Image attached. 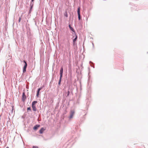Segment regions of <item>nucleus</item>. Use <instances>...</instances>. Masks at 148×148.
Wrapping results in <instances>:
<instances>
[{"instance_id": "obj_1", "label": "nucleus", "mask_w": 148, "mask_h": 148, "mask_svg": "<svg viewBox=\"0 0 148 148\" xmlns=\"http://www.w3.org/2000/svg\"><path fill=\"white\" fill-rule=\"evenodd\" d=\"M63 73V68L62 67L61 68L60 70V78L59 80V82L58 83V84L59 85H60V83H61V81L62 78V76Z\"/></svg>"}, {"instance_id": "obj_2", "label": "nucleus", "mask_w": 148, "mask_h": 148, "mask_svg": "<svg viewBox=\"0 0 148 148\" xmlns=\"http://www.w3.org/2000/svg\"><path fill=\"white\" fill-rule=\"evenodd\" d=\"M77 12L78 16V19L79 20H80L81 19V16L80 14V8L79 7L78 8Z\"/></svg>"}, {"instance_id": "obj_3", "label": "nucleus", "mask_w": 148, "mask_h": 148, "mask_svg": "<svg viewBox=\"0 0 148 148\" xmlns=\"http://www.w3.org/2000/svg\"><path fill=\"white\" fill-rule=\"evenodd\" d=\"M70 43L69 42H68L66 45L65 49L66 50L68 49L69 50L70 49Z\"/></svg>"}, {"instance_id": "obj_4", "label": "nucleus", "mask_w": 148, "mask_h": 148, "mask_svg": "<svg viewBox=\"0 0 148 148\" xmlns=\"http://www.w3.org/2000/svg\"><path fill=\"white\" fill-rule=\"evenodd\" d=\"M75 114V111L73 110H71V111L70 113V116L69 117V118L70 119H72L73 118V116Z\"/></svg>"}, {"instance_id": "obj_5", "label": "nucleus", "mask_w": 148, "mask_h": 148, "mask_svg": "<svg viewBox=\"0 0 148 148\" xmlns=\"http://www.w3.org/2000/svg\"><path fill=\"white\" fill-rule=\"evenodd\" d=\"M26 96L25 95V92H23V93L22 94V101H25V99H26Z\"/></svg>"}, {"instance_id": "obj_6", "label": "nucleus", "mask_w": 148, "mask_h": 148, "mask_svg": "<svg viewBox=\"0 0 148 148\" xmlns=\"http://www.w3.org/2000/svg\"><path fill=\"white\" fill-rule=\"evenodd\" d=\"M73 35H75V38L73 39V45H75V42L76 41L77 38V36L76 35V34L75 33V34H73Z\"/></svg>"}, {"instance_id": "obj_7", "label": "nucleus", "mask_w": 148, "mask_h": 148, "mask_svg": "<svg viewBox=\"0 0 148 148\" xmlns=\"http://www.w3.org/2000/svg\"><path fill=\"white\" fill-rule=\"evenodd\" d=\"M69 27L70 28V29L72 31H73V34H75V32L74 30V29H73V28L71 26V25L70 24H69Z\"/></svg>"}, {"instance_id": "obj_8", "label": "nucleus", "mask_w": 148, "mask_h": 148, "mask_svg": "<svg viewBox=\"0 0 148 148\" xmlns=\"http://www.w3.org/2000/svg\"><path fill=\"white\" fill-rule=\"evenodd\" d=\"M42 87H41L40 88H39L37 90V93L36 94V96L37 97H38L39 95V93L40 91L42 89Z\"/></svg>"}, {"instance_id": "obj_9", "label": "nucleus", "mask_w": 148, "mask_h": 148, "mask_svg": "<svg viewBox=\"0 0 148 148\" xmlns=\"http://www.w3.org/2000/svg\"><path fill=\"white\" fill-rule=\"evenodd\" d=\"M40 126V125H35L33 128V129L34 130H37L38 128Z\"/></svg>"}, {"instance_id": "obj_10", "label": "nucleus", "mask_w": 148, "mask_h": 148, "mask_svg": "<svg viewBox=\"0 0 148 148\" xmlns=\"http://www.w3.org/2000/svg\"><path fill=\"white\" fill-rule=\"evenodd\" d=\"M45 130V129L43 127H42L39 131L40 134H42L43 133V131Z\"/></svg>"}, {"instance_id": "obj_11", "label": "nucleus", "mask_w": 148, "mask_h": 148, "mask_svg": "<svg viewBox=\"0 0 148 148\" xmlns=\"http://www.w3.org/2000/svg\"><path fill=\"white\" fill-rule=\"evenodd\" d=\"M32 107L34 111H36V108L35 105H32Z\"/></svg>"}, {"instance_id": "obj_12", "label": "nucleus", "mask_w": 148, "mask_h": 148, "mask_svg": "<svg viewBox=\"0 0 148 148\" xmlns=\"http://www.w3.org/2000/svg\"><path fill=\"white\" fill-rule=\"evenodd\" d=\"M23 62L25 63V65L23 67L24 68H27V62L25 60H23Z\"/></svg>"}, {"instance_id": "obj_13", "label": "nucleus", "mask_w": 148, "mask_h": 148, "mask_svg": "<svg viewBox=\"0 0 148 148\" xmlns=\"http://www.w3.org/2000/svg\"><path fill=\"white\" fill-rule=\"evenodd\" d=\"M37 101H34L32 103V105H35L37 103Z\"/></svg>"}, {"instance_id": "obj_14", "label": "nucleus", "mask_w": 148, "mask_h": 148, "mask_svg": "<svg viewBox=\"0 0 148 148\" xmlns=\"http://www.w3.org/2000/svg\"><path fill=\"white\" fill-rule=\"evenodd\" d=\"M64 16H65L66 17H67L68 16V14H67V12H65L64 13Z\"/></svg>"}, {"instance_id": "obj_15", "label": "nucleus", "mask_w": 148, "mask_h": 148, "mask_svg": "<svg viewBox=\"0 0 148 148\" xmlns=\"http://www.w3.org/2000/svg\"><path fill=\"white\" fill-rule=\"evenodd\" d=\"M26 68L23 67V72L25 73L26 72Z\"/></svg>"}, {"instance_id": "obj_16", "label": "nucleus", "mask_w": 148, "mask_h": 148, "mask_svg": "<svg viewBox=\"0 0 148 148\" xmlns=\"http://www.w3.org/2000/svg\"><path fill=\"white\" fill-rule=\"evenodd\" d=\"M27 110L31 111V108L30 107L27 108Z\"/></svg>"}, {"instance_id": "obj_17", "label": "nucleus", "mask_w": 148, "mask_h": 148, "mask_svg": "<svg viewBox=\"0 0 148 148\" xmlns=\"http://www.w3.org/2000/svg\"><path fill=\"white\" fill-rule=\"evenodd\" d=\"M67 95H66V97H68L69 96V93H70V92L68 91V92H67Z\"/></svg>"}, {"instance_id": "obj_18", "label": "nucleus", "mask_w": 148, "mask_h": 148, "mask_svg": "<svg viewBox=\"0 0 148 148\" xmlns=\"http://www.w3.org/2000/svg\"><path fill=\"white\" fill-rule=\"evenodd\" d=\"M32 3L30 4V6H32L33 5V3H32Z\"/></svg>"}, {"instance_id": "obj_19", "label": "nucleus", "mask_w": 148, "mask_h": 148, "mask_svg": "<svg viewBox=\"0 0 148 148\" xmlns=\"http://www.w3.org/2000/svg\"><path fill=\"white\" fill-rule=\"evenodd\" d=\"M21 17H19V19H18V22L19 23H20V21H21Z\"/></svg>"}, {"instance_id": "obj_20", "label": "nucleus", "mask_w": 148, "mask_h": 148, "mask_svg": "<svg viewBox=\"0 0 148 148\" xmlns=\"http://www.w3.org/2000/svg\"><path fill=\"white\" fill-rule=\"evenodd\" d=\"M33 148H38V147L36 146H33Z\"/></svg>"}, {"instance_id": "obj_21", "label": "nucleus", "mask_w": 148, "mask_h": 148, "mask_svg": "<svg viewBox=\"0 0 148 148\" xmlns=\"http://www.w3.org/2000/svg\"><path fill=\"white\" fill-rule=\"evenodd\" d=\"M32 9H30L29 10V13H31V12L32 11Z\"/></svg>"}, {"instance_id": "obj_22", "label": "nucleus", "mask_w": 148, "mask_h": 148, "mask_svg": "<svg viewBox=\"0 0 148 148\" xmlns=\"http://www.w3.org/2000/svg\"><path fill=\"white\" fill-rule=\"evenodd\" d=\"M30 6V9H32L33 6Z\"/></svg>"}, {"instance_id": "obj_23", "label": "nucleus", "mask_w": 148, "mask_h": 148, "mask_svg": "<svg viewBox=\"0 0 148 148\" xmlns=\"http://www.w3.org/2000/svg\"><path fill=\"white\" fill-rule=\"evenodd\" d=\"M34 1V0H32V2Z\"/></svg>"}, {"instance_id": "obj_24", "label": "nucleus", "mask_w": 148, "mask_h": 148, "mask_svg": "<svg viewBox=\"0 0 148 148\" xmlns=\"http://www.w3.org/2000/svg\"><path fill=\"white\" fill-rule=\"evenodd\" d=\"M28 33H29V34H30V32H28Z\"/></svg>"}, {"instance_id": "obj_25", "label": "nucleus", "mask_w": 148, "mask_h": 148, "mask_svg": "<svg viewBox=\"0 0 148 148\" xmlns=\"http://www.w3.org/2000/svg\"><path fill=\"white\" fill-rule=\"evenodd\" d=\"M6 148H9V147H7Z\"/></svg>"}]
</instances>
